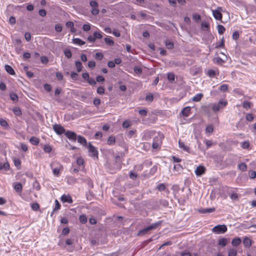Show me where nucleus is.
Wrapping results in <instances>:
<instances>
[{
    "label": "nucleus",
    "mask_w": 256,
    "mask_h": 256,
    "mask_svg": "<svg viewBox=\"0 0 256 256\" xmlns=\"http://www.w3.org/2000/svg\"><path fill=\"white\" fill-rule=\"evenodd\" d=\"M161 223L162 222L160 221L151 224L150 226H147L146 228L139 230L138 233V235L142 236L147 234L150 230L156 229L159 225L161 224Z\"/></svg>",
    "instance_id": "1"
},
{
    "label": "nucleus",
    "mask_w": 256,
    "mask_h": 256,
    "mask_svg": "<svg viewBox=\"0 0 256 256\" xmlns=\"http://www.w3.org/2000/svg\"><path fill=\"white\" fill-rule=\"evenodd\" d=\"M226 230L227 227L225 224H218L212 229V232L216 234H224Z\"/></svg>",
    "instance_id": "2"
},
{
    "label": "nucleus",
    "mask_w": 256,
    "mask_h": 256,
    "mask_svg": "<svg viewBox=\"0 0 256 256\" xmlns=\"http://www.w3.org/2000/svg\"><path fill=\"white\" fill-rule=\"evenodd\" d=\"M227 102L223 100H220L218 103L214 104L212 105V109L214 112H217L224 108L226 105Z\"/></svg>",
    "instance_id": "3"
},
{
    "label": "nucleus",
    "mask_w": 256,
    "mask_h": 256,
    "mask_svg": "<svg viewBox=\"0 0 256 256\" xmlns=\"http://www.w3.org/2000/svg\"><path fill=\"white\" fill-rule=\"evenodd\" d=\"M88 152L90 153V156L98 158V152L96 148L95 147H94L90 142L88 144Z\"/></svg>",
    "instance_id": "4"
},
{
    "label": "nucleus",
    "mask_w": 256,
    "mask_h": 256,
    "mask_svg": "<svg viewBox=\"0 0 256 256\" xmlns=\"http://www.w3.org/2000/svg\"><path fill=\"white\" fill-rule=\"evenodd\" d=\"M222 10L221 7H218L216 10H212L213 16L216 20H220L222 18V14L220 12Z\"/></svg>",
    "instance_id": "5"
},
{
    "label": "nucleus",
    "mask_w": 256,
    "mask_h": 256,
    "mask_svg": "<svg viewBox=\"0 0 256 256\" xmlns=\"http://www.w3.org/2000/svg\"><path fill=\"white\" fill-rule=\"evenodd\" d=\"M53 129L54 132L58 134H65V130L63 126L60 124H55L53 126Z\"/></svg>",
    "instance_id": "6"
},
{
    "label": "nucleus",
    "mask_w": 256,
    "mask_h": 256,
    "mask_svg": "<svg viewBox=\"0 0 256 256\" xmlns=\"http://www.w3.org/2000/svg\"><path fill=\"white\" fill-rule=\"evenodd\" d=\"M64 134L70 140H76L77 135L74 132L68 130L65 132Z\"/></svg>",
    "instance_id": "7"
},
{
    "label": "nucleus",
    "mask_w": 256,
    "mask_h": 256,
    "mask_svg": "<svg viewBox=\"0 0 256 256\" xmlns=\"http://www.w3.org/2000/svg\"><path fill=\"white\" fill-rule=\"evenodd\" d=\"M61 200L63 202H67L69 204H72V197L70 195L63 194L61 196Z\"/></svg>",
    "instance_id": "8"
},
{
    "label": "nucleus",
    "mask_w": 256,
    "mask_h": 256,
    "mask_svg": "<svg viewBox=\"0 0 256 256\" xmlns=\"http://www.w3.org/2000/svg\"><path fill=\"white\" fill-rule=\"evenodd\" d=\"M206 168L202 166H198L195 170V173L197 176H201L205 172Z\"/></svg>",
    "instance_id": "9"
},
{
    "label": "nucleus",
    "mask_w": 256,
    "mask_h": 256,
    "mask_svg": "<svg viewBox=\"0 0 256 256\" xmlns=\"http://www.w3.org/2000/svg\"><path fill=\"white\" fill-rule=\"evenodd\" d=\"M212 108V105L210 104L208 105L203 106L202 107V109L204 112L206 114L208 115H210V110Z\"/></svg>",
    "instance_id": "10"
},
{
    "label": "nucleus",
    "mask_w": 256,
    "mask_h": 256,
    "mask_svg": "<svg viewBox=\"0 0 256 256\" xmlns=\"http://www.w3.org/2000/svg\"><path fill=\"white\" fill-rule=\"evenodd\" d=\"M214 211L215 208H201L198 210V212L201 214L212 213Z\"/></svg>",
    "instance_id": "11"
},
{
    "label": "nucleus",
    "mask_w": 256,
    "mask_h": 256,
    "mask_svg": "<svg viewBox=\"0 0 256 256\" xmlns=\"http://www.w3.org/2000/svg\"><path fill=\"white\" fill-rule=\"evenodd\" d=\"M190 106H186L181 111V114L184 116H188L190 113Z\"/></svg>",
    "instance_id": "12"
},
{
    "label": "nucleus",
    "mask_w": 256,
    "mask_h": 256,
    "mask_svg": "<svg viewBox=\"0 0 256 256\" xmlns=\"http://www.w3.org/2000/svg\"><path fill=\"white\" fill-rule=\"evenodd\" d=\"M4 68H5V70L6 71V72L8 73L9 74H10L11 75L15 74L14 70V69L12 68L11 66H10L8 64H6L4 66Z\"/></svg>",
    "instance_id": "13"
},
{
    "label": "nucleus",
    "mask_w": 256,
    "mask_h": 256,
    "mask_svg": "<svg viewBox=\"0 0 256 256\" xmlns=\"http://www.w3.org/2000/svg\"><path fill=\"white\" fill-rule=\"evenodd\" d=\"M78 142L84 146H86L87 144L86 139L84 137L80 136H78Z\"/></svg>",
    "instance_id": "14"
},
{
    "label": "nucleus",
    "mask_w": 256,
    "mask_h": 256,
    "mask_svg": "<svg viewBox=\"0 0 256 256\" xmlns=\"http://www.w3.org/2000/svg\"><path fill=\"white\" fill-rule=\"evenodd\" d=\"M243 244L245 246L249 247L252 244L251 240L248 237H245L243 240Z\"/></svg>",
    "instance_id": "15"
},
{
    "label": "nucleus",
    "mask_w": 256,
    "mask_h": 256,
    "mask_svg": "<svg viewBox=\"0 0 256 256\" xmlns=\"http://www.w3.org/2000/svg\"><path fill=\"white\" fill-rule=\"evenodd\" d=\"M22 188V184L20 182H18L14 186V188L15 190L18 192H21Z\"/></svg>",
    "instance_id": "16"
},
{
    "label": "nucleus",
    "mask_w": 256,
    "mask_h": 256,
    "mask_svg": "<svg viewBox=\"0 0 256 256\" xmlns=\"http://www.w3.org/2000/svg\"><path fill=\"white\" fill-rule=\"evenodd\" d=\"M30 142L34 145H38L39 143V139L35 136H32L30 139Z\"/></svg>",
    "instance_id": "17"
},
{
    "label": "nucleus",
    "mask_w": 256,
    "mask_h": 256,
    "mask_svg": "<svg viewBox=\"0 0 256 256\" xmlns=\"http://www.w3.org/2000/svg\"><path fill=\"white\" fill-rule=\"evenodd\" d=\"M0 124L5 129H8L9 128V125L8 123L4 119L0 118Z\"/></svg>",
    "instance_id": "18"
},
{
    "label": "nucleus",
    "mask_w": 256,
    "mask_h": 256,
    "mask_svg": "<svg viewBox=\"0 0 256 256\" xmlns=\"http://www.w3.org/2000/svg\"><path fill=\"white\" fill-rule=\"evenodd\" d=\"M241 239L239 238H234L232 241V244L234 246H237L241 243Z\"/></svg>",
    "instance_id": "19"
},
{
    "label": "nucleus",
    "mask_w": 256,
    "mask_h": 256,
    "mask_svg": "<svg viewBox=\"0 0 256 256\" xmlns=\"http://www.w3.org/2000/svg\"><path fill=\"white\" fill-rule=\"evenodd\" d=\"M178 144H179V146L182 148L184 150L186 151V152H188V150H190V148L188 146H186L184 143L182 142H181L180 140H179L178 141Z\"/></svg>",
    "instance_id": "20"
},
{
    "label": "nucleus",
    "mask_w": 256,
    "mask_h": 256,
    "mask_svg": "<svg viewBox=\"0 0 256 256\" xmlns=\"http://www.w3.org/2000/svg\"><path fill=\"white\" fill-rule=\"evenodd\" d=\"M66 27L70 28V31L72 32H75V30L74 28V24L72 22H67L66 24Z\"/></svg>",
    "instance_id": "21"
},
{
    "label": "nucleus",
    "mask_w": 256,
    "mask_h": 256,
    "mask_svg": "<svg viewBox=\"0 0 256 256\" xmlns=\"http://www.w3.org/2000/svg\"><path fill=\"white\" fill-rule=\"evenodd\" d=\"M203 94H198L193 97L192 100L194 102H198L200 100Z\"/></svg>",
    "instance_id": "22"
},
{
    "label": "nucleus",
    "mask_w": 256,
    "mask_h": 256,
    "mask_svg": "<svg viewBox=\"0 0 256 256\" xmlns=\"http://www.w3.org/2000/svg\"><path fill=\"white\" fill-rule=\"evenodd\" d=\"M75 66L76 68V70L78 72H80L82 70V66L80 62L76 61L75 62Z\"/></svg>",
    "instance_id": "23"
},
{
    "label": "nucleus",
    "mask_w": 256,
    "mask_h": 256,
    "mask_svg": "<svg viewBox=\"0 0 256 256\" xmlns=\"http://www.w3.org/2000/svg\"><path fill=\"white\" fill-rule=\"evenodd\" d=\"M73 42L75 44H77L80 46L83 45L85 44V42L82 41V40L78 38H75L72 40Z\"/></svg>",
    "instance_id": "24"
},
{
    "label": "nucleus",
    "mask_w": 256,
    "mask_h": 256,
    "mask_svg": "<svg viewBox=\"0 0 256 256\" xmlns=\"http://www.w3.org/2000/svg\"><path fill=\"white\" fill-rule=\"evenodd\" d=\"M165 44L168 49H172L174 48V44L170 40H165Z\"/></svg>",
    "instance_id": "25"
},
{
    "label": "nucleus",
    "mask_w": 256,
    "mask_h": 256,
    "mask_svg": "<svg viewBox=\"0 0 256 256\" xmlns=\"http://www.w3.org/2000/svg\"><path fill=\"white\" fill-rule=\"evenodd\" d=\"M217 27H218V32L220 34H223L226 30V28H224V27L223 26L220 25V24H218Z\"/></svg>",
    "instance_id": "26"
},
{
    "label": "nucleus",
    "mask_w": 256,
    "mask_h": 256,
    "mask_svg": "<svg viewBox=\"0 0 256 256\" xmlns=\"http://www.w3.org/2000/svg\"><path fill=\"white\" fill-rule=\"evenodd\" d=\"M115 142H116L115 138L113 136H110L108 140L107 143L109 145H112L115 143Z\"/></svg>",
    "instance_id": "27"
},
{
    "label": "nucleus",
    "mask_w": 256,
    "mask_h": 256,
    "mask_svg": "<svg viewBox=\"0 0 256 256\" xmlns=\"http://www.w3.org/2000/svg\"><path fill=\"white\" fill-rule=\"evenodd\" d=\"M79 220L82 224H84L87 222V218L86 215L82 214L80 216Z\"/></svg>",
    "instance_id": "28"
},
{
    "label": "nucleus",
    "mask_w": 256,
    "mask_h": 256,
    "mask_svg": "<svg viewBox=\"0 0 256 256\" xmlns=\"http://www.w3.org/2000/svg\"><path fill=\"white\" fill-rule=\"evenodd\" d=\"M238 168L242 171L244 172L246 170L247 166L244 162H242L238 164Z\"/></svg>",
    "instance_id": "29"
},
{
    "label": "nucleus",
    "mask_w": 256,
    "mask_h": 256,
    "mask_svg": "<svg viewBox=\"0 0 256 256\" xmlns=\"http://www.w3.org/2000/svg\"><path fill=\"white\" fill-rule=\"evenodd\" d=\"M241 146L243 149H248L250 147V142L248 141H244L241 142Z\"/></svg>",
    "instance_id": "30"
},
{
    "label": "nucleus",
    "mask_w": 256,
    "mask_h": 256,
    "mask_svg": "<svg viewBox=\"0 0 256 256\" xmlns=\"http://www.w3.org/2000/svg\"><path fill=\"white\" fill-rule=\"evenodd\" d=\"M10 99L13 102H17L18 100V96L14 92H12L10 94Z\"/></svg>",
    "instance_id": "31"
},
{
    "label": "nucleus",
    "mask_w": 256,
    "mask_h": 256,
    "mask_svg": "<svg viewBox=\"0 0 256 256\" xmlns=\"http://www.w3.org/2000/svg\"><path fill=\"white\" fill-rule=\"evenodd\" d=\"M227 244V240L225 238H222L219 240L218 244L224 246Z\"/></svg>",
    "instance_id": "32"
},
{
    "label": "nucleus",
    "mask_w": 256,
    "mask_h": 256,
    "mask_svg": "<svg viewBox=\"0 0 256 256\" xmlns=\"http://www.w3.org/2000/svg\"><path fill=\"white\" fill-rule=\"evenodd\" d=\"M236 250L235 249L232 248L229 250L228 252V256H236Z\"/></svg>",
    "instance_id": "33"
},
{
    "label": "nucleus",
    "mask_w": 256,
    "mask_h": 256,
    "mask_svg": "<svg viewBox=\"0 0 256 256\" xmlns=\"http://www.w3.org/2000/svg\"><path fill=\"white\" fill-rule=\"evenodd\" d=\"M104 41L106 43V44L110 46H112L114 44L113 40L111 38L108 37L106 38H104Z\"/></svg>",
    "instance_id": "34"
},
{
    "label": "nucleus",
    "mask_w": 256,
    "mask_h": 256,
    "mask_svg": "<svg viewBox=\"0 0 256 256\" xmlns=\"http://www.w3.org/2000/svg\"><path fill=\"white\" fill-rule=\"evenodd\" d=\"M64 52L66 58H70L72 57V52L69 49H65Z\"/></svg>",
    "instance_id": "35"
},
{
    "label": "nucleus",
    "mask_w": 256,
    "mask_h": 256,
    "mask_svg": "<svg viewBox=\"0 0 256 256\" xmlns=\"http://www.w3.org/2000/svg\"><path fill=\"white\" fill-rule=\"evenodd\" d=\"M90 5L92 8H98V4L96 0H92L90 2Z\"/></svg>",
    "instance_id": "36"
},
{
    "label": "nucleus",
    "mask_w": 256,
    "mask_h": 256,
    "mask_svg": "<svg viewBox=\"0 0 256 256\" xmlns=\"http://www.w3.org/2000/svg\"><path fill=\"white\" fill-rule=\"evenodd\" d=\"M62 168V166H60V167H56L54 168L52 170L54 175L58 176L59 174L60 171Z\"/></svg>",
    "instance_id": "37"
},
{
    "label": "nucleus",
    "mask_w": 256,
    "mask_h": 256,
    "mask_svg": "<svg viewBox=\"0 0 256 256\" xmlns=\"http://www.w3.org/2000/svg\"><path fill=\"white\" fill-rule=\"evenodd\" d=\"M167 78L169 81H174V74L172 72H168L167 74Z\"/></svg>",
    "instance_id": "38"
},
{
    "label": "nucleus",
    "mask_w": 256,
    "mask_h": 256,
    "mask_svg": "<svg viewBox=\"0 0 256 256\" xmlns=\"http://www.w3.org/2000/svg\"><path fill=\"white\" fill-rule=\"evenodd\" d=\"M208 74L210 77L214 78L216 75V72L213 70H209L208 72Z\"/></svg>",
    "instance_id": "39"
},
{
    "label": "nucleus",
    "mask_w": 256,
    "mask_h": 256,
    "mask_svg": "<svg viewBox=\"0 0 256 256\" xmlns=\"http://www.w3.org/2000/svg\"><path fill=\"white\" fill-rule=\"evenodd\" d=\"M52 150V148L51 146L48 144H46L44 147V150L46 152L49 153L51 152Z\"/></svg>",
    "instance_id": "40"
},
{
    "label": "nucleus",
    "mask_w": 256,
    "mask_h": 256,
    "mask_svg": "<svg viewBox=\"0 0 256 256\" xmlns=\"http://www.w3.org/2000/svg\"><path fill=\"white\" fill-rule=\"evenodd\" d=\"M31 208L34 210L36 211L39 209L40 206L37 202H34L31 204Z\"/></svg>",
    "instance_id": "41"
},
{
    "label": "nucleus",
    "mask_w": 256,
    "mask_h": 256,
    "mask_svg": "<svg viewBox=\"0 0 256 256\" xmlns=\"http://www.w3.org/2000/svg\"><path fill=\"white\" fill-rule=\"evenodd\" d=\"M202 28L205 30H207L209 28V24L208 23L204 22H202L201 24Z\"/></svg>",
    "instance_id": "42"
},
{
    "label": "nucleus",
    "mask_w": 256,
    "mask_h": 256,
    "mask_svg": "<svg viewBox=\"0 0 256 256\" xmlns=\"http://www.w3.org/2000/svg\"><path fill=\"white\" fill-rule=\"evenodd\" d=\"M8 168H9V164L8 162H6L4 164L0 162V170H2V168L7 170Z\"/></svg>",
    "instance_id": "43"
},
{
    "label": "nucleus",
    "mask_w": 256,
    "mask_h": 256,
    "mask_svg": "<svg viewBox=\"0 0 256 256\" xmlns=\"http://www.w3.org/2000/svg\"><path fill=\"white\" fill-rule=\"evenodd\" d=\"M138 113L142 116H146L148 113V110L146 108H144L142 110H140L138 111Z\"/></svg>",
    "instance_id": "44"
},
{
    "label": "nucleus",
    "mask_w": 256,
    "mask_h": 256,
    "mask_svg": "<svg viewBox=\"0 0 256 256\" xmlns=\"http://www.w3.org/2000/svg\"><path fill=\"white\" fill-rule=\"evenodd\" d=\"M228 88V85L226 84H223L220 87V90L222 92L226 91Z\"/></svg>",
    "instance_id": "45"
},
{
    "label": "nucleus",
    "mask_w": 256,
    "mask_h": 256,
    "mask_svg": "<svg viewBox=\"0 0 256 256\" xmlns=\"http://www.w3.org/2000/svg\"><path fill=\"white\" fill-rule=\"evenodd\" d=\"M84 163V160L82 158L79 157L77 158L76 164L78 166H82Z\"/></svg>",
    "instance_id": "46"
},
{
    "label": "nucleus",
    "mask_w": 256,
    "mask_h": 256,
    "mask_svg": "<svg viewBox=\"0 0 256 256\" xmlns=\"http://www.w3.org/2000/svg\"><path fill=\"white\" fill-rule=\"evenodd\" d=\"M154 99V96L152 94H149L146 95V100L148 102H152Z\"/></svg>",
    "instance_id": "47"
},
{
    "label": "nucleus",
    "mask_w": 256,
    "mask_h": 256,
    "mask_svg": "<svg viewBox=\"0 0 256 256\" xmlns=\"http://www.w3.org/2000/svg\"><path fill=\"white\" fill-rule=\"evenodd\" d=\"M97 93L100 94H102L104 93V88L102 86H99L97 88Z\"/></svg>",
    "instance_id": "48"
},
{
    "label": "nucleus",
    "mask_w": 256,
    "mask_h": 256,
    "mask_svg": "<svg viewBox=\"0 0 256 256\" xmlns=\"http://www.w3.org/2000/svg\"><path fill=\"white\" fill-rule=\"evenodd\" d=\"M246 120L248 121L252 122L254 120V116L252 114H248L246 116Z\"/></svg>",
    "instance_id": "49"
},
{
    "label": "nucleus",
    "mask_w": 256,
    "mask_h": 256,
    "mask_svg": "<svg viewBox=\"0 0 256 256\" xmlns=\"http://www.w3.org/2000/svg\"><path fill=\"white\" fill-rule=\"evenodd\" d=\"M252 103L250 102H244L242 106L244 108H248L251 106Z\"/></svg>",
    "instance_id": "50"
},
{
    "label": "nucleus",
    "mask_w": 256,
    "mask_h": 256,
    "mask_svg": "<svg viewBox=\"0 0 256 256\" xmlns=\"http://www.w3.org/2000/svg\"><path fill=\"white\" fill-rule=\"evenodd\" d=\"M94 36L95 38V39H96V38L100 39V38H102V34L98 32H94Z\"/></svg>",
    "instance_id": "51"
},
{
    "label": "nucleus",
    "mask_w": 256,
    "mask_h": 256,
    "mask_svg": "<svg viewBox=\"0 0 256 256\" xmlns=\"http://www.w3.org/2000/svg\"><path fill=\"white\" fill-rule=\"evenodd\" d=\"M99 10L97 8H92L91 12L93 15H97L99 14Z\"/></svg>",
    "instance_id": "52"
},
{
    "label": "nucleus",
    "mask_w": 256,
    "mask_h": 256,
    "mask_svg": "<svg viewBox=\"0 0 256 256\" xmlns=\"http://www.w3.org/2000/svg\"><path fill=\"white\" fill-rule=\"evenodd\" d=\"M214 130V128L212 125L208 126L206 128V132L211 133Z\"/></svg>",
    "instance_id": "53"
},
{
    "label": "nucleus",
    "mask_w": 256,
    "mask_h": 256,
    "mask_svg": "<svg viewBox=\"0 0 256 256\" xmlns=\"http://www.w3.org/2000/svg\"><path fill=\"white\" fill-rule=\"evenodd\" d=\"M192 18L196 22H198L200 20V14H194L192 15Z\"/></svg>",
    "instance_id": "54"
},
{
    "label": "nucleus",
    "mask_w": 256,
    "mask_h": 256,
    "mask_svg": "<svg viewBox=\"0 0 256 256\" xmlns=\"http://www.w3.org/2000/svg\"><path fill=\"white\" fill-rule=\"evenodd\" d=\"M157 188L160 191H163L166 189V186L164 184H160L158 186Z\"/></svg>",
    "instance_id": "55"
},
{
    "label": "nucleus",
    "mask_w": 256,
    "mask_h": 256,
    "mask_svg": "<svg viewBox=\"0 0 256 256\" xmlns=\"http://www.w3.org/2000/svg\"><path fill=\"white\" fill-rule=\"evenodd\" d=\"M87 82L92 86H94L96 84V81L92 78H89Z\"/></svg>",
    "instance_id": "56"
},
{
    "label": "nucleus",
    "mask_w": 256,
    "mask_h": 256,
    "mask_svg": "<svg viewBox=\"0 0 256 256\" xmlns=\"http://www.w3.org/2000/svg\"><path fill=\"white\" fill-rule=\"evenodd\" d=\"M40 60L42 64H47L48 62V58L46 56H42L40 57Z\"/></svg>",
    "instance_id": "57"
},
{
    "label": "nucleus",
    "mask_w": 256,
    "mask_h": 256,
    "mask_svg": "<svg viewBox=\"0 0 256 256\" xmlns=\"http://www.w3.org/2000/svg\"><path fill=\"white\" fill-rule=\"evenodd\" d=\"M24 38L27 42H29L31 40L30 34L28 32H26L24 34Z\"/></svg>",
    "instance_id": "58"
},
{
    "label": "nucleus",
    "mask_w": 256,
    "mask_h": 256,
    "mask_svg": "<svg viewBox=\"0 0 256 256\" xmlns=\"http://www.w3.org/2000/svg\"><path fill=\"white\" fill-rule=\"evenodd\" d=\"M103 54L100 52H97L95 54V58L97 60H100L103 58Z\"/></svg>",
    "instance_id": "59"
},
{
    "label": "nucleus",
    "mask_w": 256,
    "mask_h": 256,
    "mask_svg": "<svg viewBox=\"0 0 256 256\" xmlns=\"http://www.w3.org/2000/svg\"><path fill=\"white\" fill-rule=\"evenodd\" d=\"M62 30V26L60 24H57L55 26V30L58 32H60Z\"/></svg>",
    "instance_id": "60"
},
{
    "label": "nucleus",
    "mask_w": 256,
    "mask_h": 256,
    "mask_svg": "<svg viewBox=\"0 0 256 256\" xmlns=\"http://www.w3.org/2000/svg\"><path fill=\"white\" fill-rule=\"evenodd\" d=\"M56 78L58 80H62L63 78V75H62V73L60 72H56Z\"/></svg>",
    "instance_id": "61"
},
{
    "label": "nucleus",
    "mask_w": 256,
    "mask_h": 256,
    "mask_svg": "<svg viewBox=\"0 0 256 256\" xmlns=\"http://www.w3.org/2000/svg\"><path fill=\"white\" fill-rule=\"evenodd\" d=\"M39 14L42 16H46V12L44 9H40L38 10Z\"/></svg>",
    "instance_id": "62"
},
{
    "label": "nucleus",
    "mask_w": 256,
    "mask_h": 256,
    "mask_svg": "<svg viewBox=\"0 0 256 256\" xmlns=\"http://www.w3.org/2000/svg\"><path fill=\"white\" fill-rule=\"evenodd\" d=\"M134 71L136 73L140 74L142 72V68L139 66H135L134 68Z\"/></svg>",
    "instance_id": "63"
},
{
    "label": "nucleus",
    "mask_w": 256,
    "mask_h": 256,
    "mask_svg": "<svg viewBox=\"0 0 256 256\" xmlns=\"http://www.w3.org/2000/svg\"><path fill=\"white\" fill-rule=\"evenodd\" d=\"M250 177V178H254L256 177V171H250L249 172Z\"/></svg>",
    "instance_id": "64"
}]
</instances>
